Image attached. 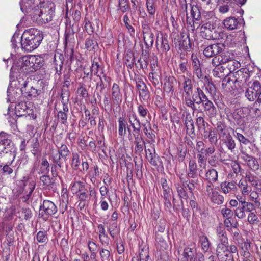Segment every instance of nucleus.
Masks as SVG:
<instances>
[{
  "label": "nucleus",
  "mask_w": 261,
  "mask_h": 261,
  "mask_svg": "<svg viewBox=\"0 0 261 261\" xmlns=\"http://www.w3.org/2000/svg\"><path fill=\"white\" fill-rule=\"evenodd\" d=\"M43 38V33L40 30L35 28L25 30L20 39L21 48L27 52H31L39 46Z\"/></svg>",
  "instance_id": "nucleus-1"
},
{
  "label": "nucleus",
  "mask_w": 261,
  "mask_h": 261,
  "mask_svg": "<svg viewBox=\"0 0 261 261\" xmlns=\"http://www.w3.org/2000/svg\"><path fill=\"white\" fill-rule=\"evenodd\" d=\"M18 64L20 65L17 66L14 63L11 68L12 71L15 72H25L27 73L33 72L38 70L42 65L40 61L34 56H24L19 59Z\"/></svg>",
  "instance_id": "nucleus-2"
},
{
  "label": "nucleus",
  "mask_w": 261,
  "mask_h": 261,
  "mask_svg": "<svg viewBox=\"0 0 261 261\" xmlns=\"http://www.w3.org/2000/svg\"><path fill=\"white\" fill-rule=\"evenodd\" d=\"M30 80H31V79L29 77L25 80L22 78H18L17 82L22 95L28 100H31L39 96L42 93L43 88H38V85H44V82L42 80H39L37 81V85L34 87L29 85V83Z\"/></svg>",
  "instance_id": "nucleus-3"
},
{
  "label": "nucleus",
  "mask_w": 261,
  "mask_h": 261,
  "mask_svg": "<svg viewBox=\"0 0 261 261\" xmlns=\"http://www.w3.org/2000/svg\"><path fill=\"white\" fill-rule=\"evenodd\" d=\"M16 156V149L12 141L6 137L5 133L0 134V158L5 161H13Z\"/></svg>",
  "instance_id": "nucleus-4"
},
{
  "label": "nucleus",
  "mask_w": 261,
  "mask_h": 261,
  "mask_svg": "<svg viewBox=\"0 0 261 261\" xmlns=\"http://www.w3.org/2000/svg\"><path fill=\"white\" fill-rule=\"evenodd\" d=\"M207 98L203 90L200 87H197L191 95L186 96L184 99L185 105L194 112L197 110L196 105L202 104Z\"/></svg>",
  "instance_id": "nucleus-5"
},
{
  "label": "nucleus",
  "mask_w": 261,
  "mask_h": 261,
  "mask_svg": "<svg viewBox=\"0 0 261 261\" xmlns=\"http://www.w3.org/2000/svg\"><path fill=\"white\" fill-rule=\"evenodd\" d=\"M174 42L176 48L182 51H190L192 48L189 36L181 32L174 39Z\"/></svg>",
  "instance_id": "nucleus-6"
},
{
  "label": "nucleus",
  "mask_w": 261,
  "mask_h": 261,
  "mask_svg": "<svg viewBox=\"0 0 261 261\" xmlns=\"http://www.w3.org/2000/svg\"><path fill=\"white\" fill-rule=\"evenodd\" d=\"M57 152L58 154L54 155L53 157V162L59 168H61L63 167L62 159L66 162L70 151L65 144H62L60 146L58 147Z\"/></svg>",
  "instance_id": "nucleus-7"
},
{
  "label": "nucleus",
  "mask_w": 261,
  "mask_h": 261,
  "mask_svg": "<svg viewBox=\"0 0 261 261\" xmlns=\"http://www.w3.org/2000/svg\"><path fill=\"white\" fill-rule=\"evenodd\" d=\"M57 212V207L56 205L50 200H45L40 206L39 216L45 219L49 216L56 214Z\"/></svg>",
  "instance_id": "nucleus-8"
},
{
  "label": "nucleus",
  "mask_w": 261,
  "mask_h": 261,
  "mask_svg": "<svg viewBox=\"0 0 261 261\" xmlns=\"http://www.w3.org/2000/svg\"><path fill=\"white\" fill-rule=\"evenodd\" d=\"M245 70V69L242 68L233 73L234 80H232V82L240 88L248 85L250 75Z\"/></svg>",
  "instance_id": "nucleus-9"
},
{
  "label": "nucleus",
  "mask_w": 261,
  "mask_h": 261,
  "mask_svg": "<svg viewBox=\"0 0 261 261\" xmlns=\"http://www.w3.org/2000/svg\"><path fill=\"white\" fill-rule=\"evenodd\" d=\"M203 55L206 57H212L220 54L224 49V46L221 43H215L211 45H203Z\"/></svg>",
  "instance_id": "nucleus-10"
},
{
  "label": "nucleus",
  "mask_w": 261,
  "mask_h": 261,
  "mask_svg": "<svg viewBox=\"0 0 261 261\" xmlns=\"http://www.w3.org/2000/svg\"><path fill=\"white\" fill-rule=\"evenodd\" d=\"M161 75L160 67L158 65L157 62H155L151 65V72L148 75L149 81L155 87L159 85L160 83L162 84Z\"/></svg>",
  "instance_id": "nucleus-11"
},
{
  "label": "nucleus",
  "mask_w": 261,
  "mask_h": 261,
  "mask_svg": "<svg viewBox=\"0 0 261 261\" xmlns=\"http://www.w3.org/2000/svg\"><path fill=\"white\" fill-rule=\"evenodd\" d=\"M261 90V84L258 81H255L251 86L248 87L245 92V96L250 101L255 99Z\"/></svg>",
  "instance_id": "nucleus-12"
},
{
  "label": "nucleus",
  "mask_w": 261,
  "mask_h": 261,
  "mask_svg": "<svg viewBox=\"0 0 261 261\" xmlns=\"http://www.w3.org/2000/svg\"><path fill=\"white\" fill-rule=\"evenodd\" d=\"M183 256L186 261H196L197 249L195 243H191L184 249Z\"/></svg>",
  "instance_id": "nucleus-13"
},
{
  "label": "nucleus",
  "mask_w": 261,
  "mask_h": 261,
  "mask_svg": "<svg viewBox=\"0 0 261 261\" xmlns=\"http://www.w3.org/2000/svg\"><path fill=\"white\" fill-rule=\"evenodd\" d=\"M133 136L134 137V151L135 153L140 155L144 148H145V142L140 136V134H133Z\"/></svg>",
  "instance_id": "nucleus-14"
},
{
  "label": "nucleus",
  "mask_w": 261,
  "mask_h": 261,
  "mask_svg": "<svg viewBox=\"0 0 261 261\" xmlns=\"http://www.w3.org/2000/svg\"><path fill=\"white\" fill-rule=\"evenodd\" d=\"M183 79V82L181 84L184 90L182 96L185 98L186 96L191 95L193 90V85L191 79L189 77L182 75L180 76V79Z\"/></svg>",
  "instance_id": "nucleus-15"
},
{
  "label": "nucleus",
  "mask_w": 261,
  "mask_h": 261,
  "mask_svg": "<svg viewBox=\"0 0 261 261\" xmlns=\"http://www.w3.org/2000/svg\"><path fill=\"white\" fill-rule=\"evenodd\" d=\"M177 80L173 76H166L164 79L163 84V90L167 93H173L174 91V87L176 84Z\"/></svg>",
  "instance_id": "nucleus-16"
},
{
  "label": "nucleus",
  "mask_w": 261,
  "mask_h": 261,
  "mask_svg": "<svg viewBox=\"0 0 261 261\" xmlns=\"http://www.w3.org/2000/svg\"><path fill=\"white\" fill-rule=\"evenodd\" d=\"M225 112L227 117L228 118H232L238 125L241 126L244 124V118L241 116L242 113L241 110H236L231 112L229 109H225Z\"/></svg>",
  "instance_id": "nucleus-17"
},
{
  "label": "nucleus",
  "mask_w": 261,
  "mask_h": 261,
  "mask_svg": "<svg viewBox=\"0 0 261 261\" xmlns=\"http://www.w3.org/2000/svg\"><path fill=\"white\" fill-rule=\"evenodd\" d=\"M204 111L210 118H214L217 114V109L213 104V102L210 100L208 98L202 104Z\"/></svg>",
  "instance_id": "nucleus-18"
},
{
  "label": "nucleus",
  "mask_w": 261,
  "mask_h": 261,
  "mask_svg": "<svg viewBox=\"0 0 261 261\" xmlns=\"http://www.w3.org/2000/svg\"><path fill=\"white\" fill-rule=\"evenodd\" d=\"M184 124L186 127L187 134L192 139H194L196 137L194 123L190 116H187L186 117Z\"/></svg>",
  "instance_id": "nucleus-19"
},
{
  "label": "nucleus",
  "mask_w": 261,
  "mask_h": 261,
  "mask_svg": "<svg viewBox=\"0 0 261 261\" xmlns=\"http://www.w3.org/2000/svg\"><path fill=\"white\" fill-rule=\"evenodd\" d=\"M228 242H219L216 248V255L218 259L228 257L229 253H227Z\"/></svg>",
  "instance_id": "nucleus-20"
},
{
  "label": "nucleus",
  "mask_w": 261,
  "mask_h": 261,
  "mask_svg": "<svg viewBox=\"0 0 261 261\" xmlns=\"http://www.w3.org/2000/svg\"><path fill=\"white\" fill-rule=\"evenodd\" d=\"M128 122L133 128V134H140L141 124L136 114H133L131 118L129 117Z\"/></svg>",
  "instance_id": "nucleus-21"
},
{
  "label": "nucleus",
  "mask_w": 261,
  "mask_h": 261,
  "mask_svg": "<svg viewBox=\"0 0 261 261\" xmlns=\"http://www.w3.org/2000/svg\"><path fill=\"white\" fill-rule=\"evenodd\" d=\"M121 98L119 86L116 83L113 84L112 88V99L114 104L119 105L121 102Z\"/></svg>",
  "instance_id": "nucleus-22"
},
{
  "label": "nucleus",
  "mask_w": 261,
  "mask_h": 261,
  "mask_svg": "<svg viewBox=\"0 0 261 261\" xmlns=\"http://www.w3.org/2000/svg\"><path fill=\"white\" fill-rule=\"evenodd\" d=\"M215 28L216 25L213 23V21L211 20L204 23L200 28V31L203 34H205V37L206 39H210L211 38H213V37L212 35H207V34L215 30Z\"/></svg>",
  "instance_id": "nucleus-23"
},
{
  "label": "nucleus",
  "mask_w": 261,
  "mask_h": 261,
  "mask_svg": "<svg viewBox=\"0 0 261 261\" xmlns=\"http://www.w3.org/2000/svg\"><path fill=\"white\" fill-rule=\"evenodd\" d=\"M197 177V165L195 160H190L189 162L187 178L195 179Z\"/></svg>",
  "instance_id": "nucleus-24"
},
{
  "label": "nucleus",
  "mask_w": 261,
  "mask_h": 261,
  "mask_svg": "<svg viewBox=\"0 0 261 261\" xmlns=\"http://www.w3.org/2000/svg\"><path fill=\"white\" fill-rule=\"evenodd\" d=\"M208 183H215L218 180V172L214 168H210L206 171L203 178Z\"/></svg>",
  "instance_id": "nucleus-25"
},
{
  "label": "nucleus",
  "mask_w": 261,
  "mask_h": 261,
  "mask_svg": "<svg viewBox=\"0 0 261 261\" xmlns=\"http://www.w3.org/2000/svg\"><path fill=\"white\" fill-rule=\"evenodd\" d=\"M225 27L228 30H233L238 29L239 25H241L238 19L234 17H230L226 18L223 22Z\"/></svg>",
  "instance_id": "nucleus-26"
},
{
  "label": "nucleus",
  "mask_w": 261,
  "mask_h": 261,
  "mask_svg": "<svg viewBox=\"0 0 261 261\" xmlns=\"http://www.w3.org/2000/svg\"><path fill=\"white\" fill-rule=\"evenodd\" d=\"M216 234L219 240V242H228V239L226 235V232L222 223H220L216 227Z\"/></svg>",
  "instance_id": "nucleus-27"
},
{
  "label": "nucleus",
  "mask_w": 261,
  "mask_h": 261,
  "mask_svg": "<svg viewBox=\"0 0 261 261\" xmlns=\"http://www.w3.org/2000/svg\"><path fill=\"white\" fill-rule=\"evenodd\" d=\"M64 57L61 54H55L54 56V65L56 73L60 74L63 68Z\"/></svg>",
  "instance_id": "nucleus-28"
},
{
  "label": "nucleus",
  "mask_w": 261,
  "mask_h": 261,
  "mask_svg": "<svg viewBox=\"0 0 261 261\" xmlns=\"http://www.w3.org/2000/svg\"><path fill=\"white\" fill-rule=\"evenodd\" d=\"M118 134L121 137H124L126 134V126H127V121L124 117H120L118 118Z\"/></svg>",
  "instance_id": "nucleus-29"
},
{
  "label": "nucleus",
  "mask_w": 261,
  "mask_h": 261,
  "mask_svg": "<svg viewBox=\"0 0 261 261\" xmlns=\"http://www.w3.org/2000/svg\"><path fill=\"white\" fill-rule=\"evenodd\" d=\"M156 43L158 44H160V48L162 53L166 54L170 49L167 36H162L160 39H159V37H158Z\"/></svg>",
  "instance_id": "nucleus-30"
},
{
  "label": "nucleus",
  "mask_w": 261,
  "mask_h": 261,
  "mask_svg": "<svg viewBox=\"0 0 261 261\" xmlns=\"http://www.w3.org/2000/svg\"><path fill=\"white\" fill-rule=\"evenodd\" d=\"M223 144L230 150L233 152L236 147L235 140L233 139L230 134H228L226 136V138L223 139Z\"/></svg>",
  "instance_id": "nucleus-31"
},
{
  "label": "nucleus",
  "mask_w": 261,
  "mask_h": 261,
  "mask_svg": "<svg viewBox=\"0 0 261 261\" xmlns=\"http://www.w3.org/2000/svg\"><path fill=\"white\" fill-rule=\"evenodd\" d=\"M63 110L58 113V118L62 124H65L67 123V116L66 113L68 112V108L67 105L62 102Z\"/></svg>",
  "instance_id": "nucleus-32"
},
{
  "label": "nucleus",
  "mask_w": 261,
  "mask_h": 261,
  "mask_svg": "<svg viewBox=\"0 0 261 261\" xmlns=\"http://www.w3.org/2000/svg\"><path fill=\"white\" fill-rule=\"evenodd\" d=\"M139 92V96L144 100H148L150 96L149 92L146 85H142L136 87Z\"/></svg>",
  "instance_id": "nucleus-33"
},
{
  "label": "nucleus",
  "mask_w": 261,
  "mask_h": 261,
  "mask_svg": "<svg viewBox=\"0 0 261 261\" xmlns=\"http://www.w3.org/2000/svg\"><path fill=\"white\" fill-rule=\"evenodd\" d=\"M28 107L25 102H19L15 107V112L17 116H22L26 115Z\"/></svg>",
  "instance_id": "nucleus-34"
},
{
  "label": "nucleus",
  "mask_w": 261,
  "mask_h": 261,
  "mask_svg": "<svg viewBox=\"0 0 261 261\" xmlns=\"http://www.w3.org/2000/svg\"><path fill=\"white\" fill-rule=\"evenodd\" d=\"M85 185L84 182L77 180L76 177H75L73 182L70 185V188L73 193L76 194L81 189L84 188Z\"/></svg>",
  "instance_id": "nucleus-35"
},
{
  "label": "nucleus",
  "mask_w": 261,
  "mask_h": 261,
  "mask_svg": "<svg viewBox=\"0 0 261 261\" xmlns=\"http://www.w3.org/2000/svg\"><path fill=\"white\" fill-rule=\"evenodd\" d=\"M162 189L163 194L162 197L163 198L171 197V193L172 192L171 188L168 186L167 181L165 178H161V179Z\"/></svg>",
  "instance_id": "nucleus-36"
},
{
  "label": "nucleus",
  "mask_w": 261,
  "mask_h": 261,
  "mask_svg": "<svg viewBox=\"0 0 261 261\" xmlns=\"http://www.w3.org/2000/svg\"><path fill=\"white\" fill-rule=\"evenodd\" d=\"M149 126L148 127L146 124H142L143 127V132L146 137L149 139L152 142H155V135L154 130L152 129L150 126V124L149 122Z\"/></svg>",
  "instance_id": "nucleus-37"
},
{
  "label": "nucleus",
  "mask_w": 261,
  "mask_h": 261,
  "mask_svg": "<svg viewBox=\"0 0 261 261\" xmlns=\"http://www.w3.org/2000/svg\"><path fill=\"white\" fill-rule=\"evenodd\" d=\"M97 227L99 231L98 237L100 243L103 245H108V239H107L106 240H104L102 239V236L106 237L107 238H108V235L106 233V230L104 226L102 224H100L98 225Z\"/></svg>",
  "instance_id": "nucleus-38"
},
{
  "label": "nucleus",
  "mask_w": 261,
  "mask_h": 261,
  "mask_svg": "<svg viewBox=\"0 0 261 261\" xmlns=\"http://www.w3.org/2000/svg\"><path fill=\"white\" fill-rule=\"evenodd\" d=\"M81 164L80 155L77 152H73L71 159V167L74 170L79 169Z\"/></svg>",
  "instance_id": "nucleus-39"
},
{
  "label": "nucleus",
  "mask_w": 261,
  "mask_h": 261,
  "mask_svg": "<svg viewBox=\"0 0 261 261\" xmlns=\"http://www.w3.org/2000/svg\"><path fill=\"white\" fill-rule=\"evenodd\" d=\"M232 2L226 1V3H224V1L220 2L218 4V10L219 12L221 14H225L228 12L231 8H232Z\"/></svg>",
  "instance_id": "nucleus-40"
},
{
  "label": "nucleus",
  "mask_w": 261,
  "mask_h": 261,
  "mask_svg": "<svg viewBox=\"0 0 261 261\" xmlns=\"http://www.w3.org/2000/svg\"><path fill=\"white\" fill-rule=\"evenodd\" d=\"M221 188L225 194L228 193L231 190L236 188V184L234 182L225 181L221 184Z\"/></svg>",
  "instance_id": "nucleus-41"
},
{
  "label": "nucleus",
  "mask_w": 261,
  "mask_h": 261,
  "mask_svg": "<svg viewBox=\"0 0 261 261\" xmlns=\"http://www.w3.org/2000/svg\"><path fill=\"white\" fill-rule=\"evenodd\" d=\"M175 186L178 196L181 199H186L188 197V193L185 189V186L182 184H175Z\"/></svg>",
  "instance_id": "nucleus-42"
},
{
  "label": "nucleus",
  "mask_w": 261,
  "mask_h": 261,
  "mask_svg": "<svg viewBox=\"0 0 261 261\" xmlns=\"http://www.w3.org/2000/svg\"><path fill=\"white\" fill-rule=\"evenodd\" d=\"M74 32L73 29H68L66 26V29L65 32V43H72L74 40Z\"/></svg>",
  "instance_id": "nucleus-43"
},
{
  "label": "nucleus",
  "mask_w": 261,
  "mask_h": 261,
  "mask_svg": "<svg viewBox=\"0 0 261 261\" xmlns=\"http://www.w3.org/2000/svg\"><path fill=\"white\" fill-rule=\"evenodd\" d=\"M35 1V0H21L20 4L22 11L27 12L28 10L32 9Z\"/></svg>",
  "instance_id": "nucleus-44"
},
{
  "label": "nucleus",
  "mask_w": 261,
  "mask_h": 261,
  "mask_svg": "<svg viewBox=\"0 0 261 261\" xmlns=\"http://www.w3.org/2000/svg\"><path fill=\"white\" fill-rule=\"evenodd\" d=\"M199 242L201 244L203 251L207 252L211 245L208 238L205 235H202L199 237Z\"/></svg>",
  "instance_id": "nucleus-45"
},
{
  "label": "nucleus",
  "mask_w": 261,
  "mask_h": 261,
  "mask_svg": "<svg viewBox=\"0 0 261 261\" xmlns=\"http://www.w3.org/2000/svg\"><path fill=\"white\" fill-rule=\"evenodd\" d=\"M191 15L195 20H199L201 18V13L197 5H191Z\"/></svg>",
  "instance_id": "nucleus-46"
},
{
  "label": "nucleus",
  "mask_w": 261,
  "mask_h": 261,
  "mask_svg": "<svg viewBox=\"0 0 261 261\" xmlns=\"http://www.w3.org/2000/svg\"><path fill=\"white\" fill-rule=\"evenodd\" d=\"M49 171V164L46 159L43 158L42 160L40 169L39 174H47Z\"/></svg>",
  "instance_id": "nucleus-47"
},
{
  "label": "nucleus",
  "mask_w": 261,
  "mask_h": 261,
  "mask_svg": "<svg viewBox=\"0 0 261 261\" xmlns=\"http://www.w3.org/2000/svg\"><path fill=\"white\" fill-rule=\"evenodd\" d=\"M146 6L148 13L154 15L156 12L155 0H146Z\"/></svg>",
  "instance_id": "nucleus-48"
},
{
  "label": "nucleus",
  "mask_w": 261,
  "mask_h": 261,
  "mask_svg": "<svg viewBox=\"0 0 261 261\" xmlns=\"http://www.w3.org/2000/svg\"><path fill=\"white\" fill-rule=\"evenodd\" d=\"M87 245L89 251L91 252V259H95L96 256V253L95 252V251L97 249V245L94 242L91 240H89L88 242Z\"/></svg>",
  "instance_id": "nucleus-49"
},
{
  "label": "nucleus",
  "mask_w": 261,
  "mask_h": 261,
  "mask_svg": "<svg viewBox=\"0 0 261 261\" xmlns=\"http://www.w3.org/2000/svg\"><path fill=\"white\" fill-rule=\"evenodd\" d=\"M211 199L214 203L218 205L222 204L224 202L223 197L216 191L212 192Z\"/></svg>",
  "instance_id": "nucleus-50"
},
{
  "label": "nucleus",
  "mask_w": 261,
  "mask_h": 261,
  "mask_svg": "<svg viewBox=\"0 0 261 261\" xmlns=\"http://www.w3.org/2000/svg\"><path fill=\"white\" fill-rule=\"evenodd\" d=\"M154 35L153 33L145 35L143 36V40L146 47L149 48L152 46L154 42Z\"/></svg>",
  "instance_id": "nucleus-51"
},
{
  "label": "nucleus",
  "mask_w": 261,
  "mask_h": 261,
  "mask_svg": "<svg viewBox=\"0 0 261 261\" xmlns=\"http://www.w3.org/2000/svg\"><path fill=\"white\" fill-rule=\"evenodd\" d=\"M86 48L89 51H92L98 46L97 42L93 39H87L85 43Z\"/></svg>",
  "instance_id": "nucleus-52"
},
{
  "label": "nucleus",
  "mask_w": 261,
  "mask_h": 261,
  "mask_svg": "<svg viewBox=\"0 0 261 261\" xmlns=\"http://www.w3.org/2000/svg\"><path fill=\"white\" fill-rule=\"evenodd\" d=\"M36 240L39 243H46L48 241L47 232L45 231H39L37 233Z\"/></svg>",
  "instance_id": "nucleus-53"
},
{
  "label": "nucleus",
  "mask_w": 261,
  "mask_h": 261,
  "mask_svg": "<svg viewBox=\"0 0 261 261\" xmlns=\"http://www.w3.org/2000/svg\"><path fill=\"white\" fill-rule=\"evenodd\" d=\"M204 138L208 139L211 144H216L218 142L217 134L212 129H210L209 133Z\"/></svg>",
  "instance_id": "nucleus-54"
},
{
  "label": "nucleus",
  "mask_w": 261,
  "mask_h": 261,
  "mask_svg": "<svg viewBox=\"0 0 261 261\" xmlns=\"http://www.w3.org/2000/svg\"><path fill=\"white\" fill-rule=\"evenodd\" d=\"M48 11H49V12L46 14V13H44L43 11L41 10L40 12V14L39 15L40 19L42 20V22L45 23H47L52 20V16L51 14H50L51 12L50 10H49Z\"/></svg>",
  "instance_id": "nucleus-55"
},
{
  "label": "nucleus",
  "mask_w": 261,
  "mask_h": 261,
  "mask_svg": "<svg viewBox=\"0 0 261 261\" xmlns=\"http://www.w3.org/2000/svg\"><path fill=\"white\" fill-rule=\"evenodd\" d=\"M118 6L123 13L126 12L130 9L128 0H118Z\"/></svg>",
  "instance_id": "nucleus-56"
},
{
  "label": "nucleus",
  "mask_w": 261,
  "mask_h": 261,
  "mask_svg": "<svg viewBox=\"0 0 261 261\" xmlns=\"http://www.w3.org/2000/svg\"><path fill=\"white\" fill-rule=\"evenodd\" d=\"M146 158L148 161L153 166H156L158 165L156 159L158 157L156 156V154L155 153V151L154 148H153V152H150L148 154H146Z\"/></svg>",
  "instance_id": "nucleus-57"
},
{
  "label": "nucleus",
  "mask_w": 261,
  "mask_h": 261,
  "mask_svg": "<svg viewBox=\"0 0 261 261\" xmlns=\"http://www.w3.org/2000/svg\"><path fill=\"white\" fill-rule=\"evenodd\" d=\"M247 166L249 168L254 171L257 170L259 169V164L257 159L255 157H252L247 163Z\"/></svg>",
  "instance_id": "nucleus-58"
},
{
  "label": "nucleus",
  "mask_w": 261,
  "mask_h": 261,
  "mask_svg": "<svg viewBox=\"0 0 261 261\" xmlns=\"http://www.w3.org/2000/svg\"><path fill=\"white\" fill-rule=\"evenodd\" d=\"M84 28L85 31L87 32V33L92 35L93 34L95 31V29L93 27V24L87 19H85V25Z\"/></svg>",
  "instance_id": "nucleus-59"
},
{
  "label": "nucleus",
  "mask_w": 261,
  "mask_h": 261,
  "mask_svg": "<svg viewBox=\"0 0 261 261\" xmlns=\"http://www.w3.org/2000/svg\"><path fill=\"white\" fill-rule=\"evenodd\" d=\"M242 209H243L245 212H251L253 210H255V207H257L253 203L250 202L249 201H246L244 203V204L240 205Z\"/></svg>",
  "instance_id": "nucleus-60"
},
{
  "label": "nucleus",
  "mask_w": 261,
  "mask_h": 261,
  "mask_svg": "<svg viewBox=\"0 0 261 261\" xmlns=\"http://www.w3.org/2000/svg\"><path fill=\"white\" fill-rule=\"evenodd\" d=\"M224 70L225 68L223 66L216 67L213 71L214 76L219 78L223 77L225 76L223 74Z\"/></svg>",
  "instance_id": "nucleus-61"
},
{
  "label": "nucleus",
  "mask_w": 261,
  "mask_h": 261,
  "mask_svg": "<svg viewBox=\"0 0 261 261\" xmlns=\"http://www.w3.org/2000/svg\"><path fill=\"white\" fill-rule=\"evenodd\" d=\"M247 221L250 224H257L259 221L255 212H253L252 211L249 212L247 218Z\"/></svg>",
  "instance_id": "nucleus-62"
},
{
  "label": "nucleus",
  "mask_w": 261,
  "mask_h": 261,
  "mask_svg": "<svg viewBox=\"0 0 261 261\" xmlns=\"http://www.w3.org/2000/svg\"><path fill=\"white\" fill-rule=\"evenodd\" d=\"M101 261H110V252L106 249L102 248L99 252Z\"/></svg>",
  "instance_id": "nucleus-63"
},
{
  "label": "nucleus",
  "mask_w": 261,
  "mask_h": 261,
  "mask_svg": "<svg viewBox=\"0 0 261 261\" xmlns=\"http://www.w3.org/2000/svg\"><path fill=\"white\" fill-rule=\"evenodd\" d=\"M139 257L140 261H151L147 249H142L139 253Z\"/></svg>",
  "instance_id": "nucleus-64"
}]
</instances>
